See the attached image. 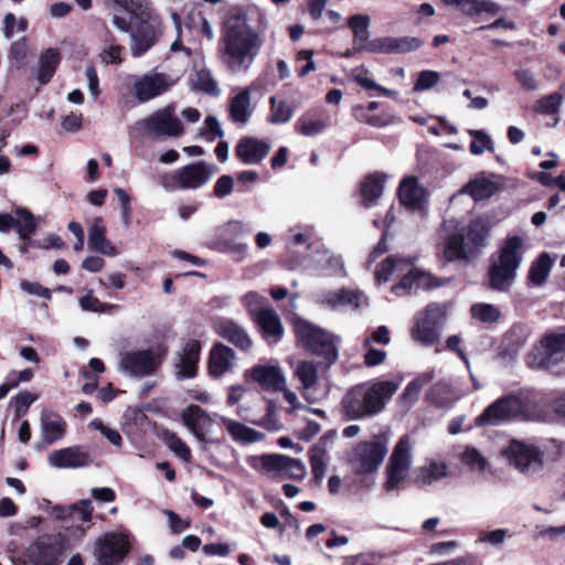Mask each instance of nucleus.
<instances>
[{
    "label": "nucleus",
    "instance_id": "1",
    "mask_svg": "<svg viewBox=\"0 0 565 565\" xmlns=\"http://www.w3.org/2000/svg\"><path fill=\"white\" fill-rule=\"evenodd\" d=\"M263 42V36L248 24L245 15L231 17L222 38L224 64L233 73L247 72L259 54Z\"/></svg>",
    "mask_w": 565,
    "mask_h": 565
},
{
    "label": "nucleus",
    "instance_id": "2",
    "mask_svg": "<svg viewBox=\"0 0 565 565\" xmlns=\"http://www.w3.org/2000/svg\"><path fill=\"white\" fill-rule=\"evenodd\" d=\"M130 15V52L134 57L143 55L156 42L158 18L148 2L140 0H110Z\"/></svg>",
    "mask_w": 565,
    "mask_h": 565
},
{
    "label": "nucleus",
    "instance_id": "3",
    "mask_svg": "<svg viewBox=\"0 0 565 565\" xmlns=\"http://www.w3.org/2000/svg\"><path fill=\"white\" fill-rule=\"evenodd\" d=\"M370 17L366 14H353L348 24L353 32L358 50L374 54H404L413 52L422 46V41L415 36H383L366 42L370 36Z\"/></svg>",
    "mask_w": 565,
    "mask_h": 565
},
{
    "label": "nucleus",
    "instance_id": "4",
    "mask_svg": "<svg viewBox=\"0 0 565 565\" xmlns=\"http://www.w3.org/2000/svg\"><path fill=\"white\" fill-rule=\"evenodd\" d=\"M415 444L411 435H403L394 445L384 470L385 491L399 490L408 480L414 461Z\"/></svg>",
    "mask_w": 565,
    "mask_h": 565
},
{
    "label": "nucleus",
    "instance_id": "5",
    "mask_svg": "<svg viewBox=\"0 0 565 565\" xmlns=\"http://www.w3.org/2000/svg\"><path fill=\"white\" fill-rule=\"evenodd\" d=\"M522 254L523 239L519 236L509 237L489 271L490 287L492 289L507 291L510 288L522 260Z\"/></svg>",
    "mask_w": 565,
    "mask_h": 565
},
{
    "label": "nucleus",
    "instance_id": "6",
    "mask_svg": "<svg viewBox=\"0 0 565 565\" xmlns=\"http://www.w3.org/2000/svg\"><path fill=\"white\" fill-rule=\"evenodd\" d=\"M388 443L386 433L373 435L370 440L359 443L349 454L350 466L359 475L377 471L387 455Z\"/></svg>",
    "mask_w": 565,
    "mask_h": 565
},
{
    "label": "nucleus",
    "instance_id": "7",
    "mask_svg": "<svg viewBox=\"0 0 565 565\" xmlns=\"http://www.w3.org/2000/svg\"><path fill=\"white\" fill-rule=\"evenodd\" d=\"M488 233L489 227L482 218L472 221L468 227L467 238L458 233L447 238L443 249L444 258L454 262L476 257L478 248L483 245Z\"/></svg>",
    "mask_w": 565,
    "mask_h": 565
},
{
    "label": "nucleus",
    "instance_id": "8",
    "mask_svg": "<svg viewBox=\"0 0 565 565\" xmlns=\"http://www.w3.org/2000/svg\"><path fill=\"white\" fill-rule=\"evenodd\" d=\"M295 332L298 341L313 354L322 356L328 364L338 359V339L322 329L297 318Z\"/></svg>",
    "mask_w": 565,
    "mask_h": 565
},
{
    "label": "nucleus",
    "instance_id": "9",
    "mask_svg": "<svg viewBox=\"0 0 565 565\" xmlns=\"http://www.w3.org/2000/svg\"><path fill=\"white\" fill-rule=\"evenodd\" d=\"M161 362V354L152 349L124 350L118 354L117 370L125 376L142 379L154 374Z\"/></svg>",
    "mask_w": 565,
    "mask_h": 565
},
{
    "label": "nucleus",
    "instance_id": "10",
    "mask_svg": "<svg viewBox=\"0 0 565 565\" xmlns=\"http://www.w3.org/2000/svg\"><path fill=\"white\" fill-rule=\"evenodd\" d=\"M214 168L204 161L188 164L161 177V185L168 191L178 189L194 190L207 183Z\"/></svg>",
    "mask_w": 565,
    "mask_h": 565
},
{
    "label": "nucleus",
    "instance_id": "11",
    "mask_svg": "<svg viewBox=\"0 0 565 565\" xmlns=\"http://www.w3.org/2000/svg\"><path fill=\"white\" fill-rule=\"evenodd\" d=\"M510 466L524 475L539 472L543 467V454L533 444L512 440L501 451Z\"/></svg>",
    "mask_w": 565,
    "mask_h": 565
},
{
    "label": "nucleus",
    "instance_id": "12",
    "mask_svg": "<svg viewBox=\"0 0 565 565\" xmlns=\"http://www.w3.org/2000/svg\"><path fill=\"white\" fill-rule=\"evenodd\" d=\"M565 356V331L545 334L540 347L527 358L532 367L548 369L559 363Z\"/></svg>",
    "mask_w": 565,
    "mask_h": 565
},
{
    "label": "nucleus",
    "instance_id": "13",
    "mask_svg": "<svg viewBox=\"0 0 565 565\" xmlns=\"http://www.w3.org/2000/svg\"><path fill=\"white\" fill-rule=\"evenodd\" d=\"M446 309L441 305H429L418 317L412 331L415 341L424 345H433L439 339V327L445 320Z\"/></svg>",
    "mask_w": 565,
    "mask_h": 565
},
{
    "label": "nucleus",
    "instance_id": "14",
    "mask_svg": "<svg viewBox=\"0 0 565 565\" xmlns=\"http://www.w3.org/2000/svg\"><path fill=\"white\" fill-rule=\"evenodd\" d=\"M523 401L515 395H508L489 405L478 417L479 425H498L508 422L523 413Z\"/></svg>",
    "mask_w": 565,
    "mask_h": 565
},
{
    "label": "nucleus",
    "instance_id": "15",
    "mask_svg": "<svg viewBox=\"0 0 565 565\" xmlns=\"http://www.w3.org/2000/svg\"><path fill=\"white\" fill-rule=\"evenodd\" d=\"M64 548L62 536H42L29 548L28 559L33 565H60Z\"/></svg>",
    "mask_w": 565,
    "mask_h": 565
},
{
    "label": "nucleus",
    "instance_id": "16",
    "mask_svg": "<svg viewBox=\"0 0 565 565\" xmlns=\"http://www.w3.org/2000/svg\"><path fill=\"white\" fill-rule=\"evenodd\" d=\"M174 84L175 79L170 75L159 72H150L137 77L134 83V92L136 98L140 103H145L162 95Z\"/></svg>",
    "mask_w": 565,
    "mask_h": 565
},
{
    "label": "nucleus",
    "instance_id": "17",
    "mask_svg": "<svg viewBox=\"0 0 565 565\" xmlns=\"http://www.w3.org/2000/svg\"><path fill=\"white\" fill-rule=\"evenodd\" d=\"M153 136L175 137L183 132L181 121L173 115L172 107L160 109L138 122Z\"/></svg>",
    "mask_w": 565,
    "mask_h": 565
},
{
    "label": "nucleus",
    "instance_id": "18",
    "mask_svg": "<svg viewBox=\"0 0 565 565\" xmlns=\"http://www.w3.org/2000/svg\"><path fill=\"white\" fill-rule=\"evenodd\" d=\"M128 552V541L122 534L106 533L95 543L94 554L103 565H116Z\"/></svg>",
    "mask_w": 565,
    "mask_h": 565
},
{
    "label": "nucleus",
    "instance_id": "19",
    "mask_svg": "<svg viewBox=\"0 0 565 565\" xmlns=\"http://www.w3.org/2000/svg\"><path fill=\"white\" fill-rule=\"evenodd\" d=\"M183 425L200 441H206L215 419L198 405H190L180 414Z\"/></svg>",
    "mask_w": 565,
    "mask_h": 565
},
{
    "label": "nucleus",
    "instance_id": "20",
    "mask_svg": "<svg viewBox=\"0 0 565 565\" xmlns=\"http://www.w3.org/2000/svg\"><path fill=\"white\" fill-rule=\"evenodd\" d=\"M404 273L402 280L392 288V291L397 296L407 295L414 289L419 288L431 289L444 284V280L434 277L429 273L413 268L412 265Z\"/></svg>",
    "mask_w": 565,
    "mask_h": 565
},
{
    "label": "nucleus",
    "instance_id": "21",
    "mask_svg": "<svg viewBox=\"0 0 565 565\" xmlns=\"http://www.w3.org/2000/svg\"><path fill=\"white\" fill-rule=\"evenodd\" d=\"M200 352L201 345L196 340H188L183 344L174 361L175 377L178 380L196 376Z\"/></svg>",
    "mask_w": 565,
    "mask_h": 565
},
{
    "label": "nucleus",
    "instance_id": "22",
    "mask_svg": "<svg viewBox=\"0 0 565 565\" xmlns=\"http://www.w3.org/2000/svg\"><path fill=\"white\" fill-rule=\"evenodd\" d=\"M399 202L412 211H423L427 203V191L416 177L404 178L398 186Z\"/></svg>",
    "mask_w": 565,
    "mask_h": 565
},
{
    "label": "nucleus",
    "instance_id": "23",
    "mask_svg": "<svg viewBox=\"0 0 565 565\" xmlns=\"http://www.w3.org/2000/svg\"><path fill=\"white\" fill-rule=\"evenodd\" d=\"M253 321L269 344L277 343L282 338L285 329L280 317L273 308L259 309L254 313Z\"/></svg>",
    "mask_w": 565,
    "mask_h": 565
},
{
    "label": "nucleus",
    "instance_id": "24",
    "mask_svg": "<svg viewBox=\"0 0 565 565\" xmlns=\"http://www.w3.org/2000/svg\"><path fill=\"white\" fill-rule=\"evenodd\" d=\"M363 384L356 385L347 392L342 399L343 414L350 420L372 416Z\"/></svg>",
    "mask_w": 565,
    "mask_h": 565
},
{
    "label": "nucleus",
    "instance_id": "25",
    "mask_svg": "<svg viewBox=\"0 0 565 565\" xmlns=\"http://www.w3.org/2000/svg\"><path fill=\"white\" fill-rule=\"evenodd\" d=\"M47 462L58 469H76L88 465L89 455L79 447H66L49 454Z\"/></svg>",
    "mask_w": 565,
    "mask_h": 565
},
{
    "label": "nucleus",
    "instance_id": "26",
    "mask_svg": "<svg viewBox=\"0 0 565 565\" xmlns=\"http://www.w3.org/2000/svg\"><path fill=\"white\" fill-rule=\"evenodd\" d=\"M372 415L381 412L385 404L398 390L399 384L393 381H377L372 384H363Z\"/></svg>",
    "mask_w": 565,
    "mask_h": 565
},
{
    "label": "nucleus",
    "instance_id": "27",
    "mask_svg": "<svg viewBox=\"0 0 565 565\" xmlns=\"http://www.w3.org/2000/svg\"><path fill=\"white\" fill-rule=\"evenodd\" d=\"M247 373L253 381L271 392H278V390L284 388V384L287 383V379L281 369L276 365H256Z\"/></svg>",
    "mask_w": 565,
    "mask_h": 565
},
{
    "label": "nucleus",
    "instance_id": "28",
    "mask_svg": "<svg viewBox=\"0 0 565 565\" xmlns=\"http://www.w3.org/2000/svg\"><path fill=\"white\" fill-rule=\"evenodd\" d=\"M66 422L53 411H43L40 417L41 436L46 445L62 440L66 434Z\"/></svg>",
    "mask_w": 565,
    "mask_h": 565
},
{
    "label": "nucleus",
    "instance_id": "29",
    "mask_svg": "<svg viewBox=\"0 0 565 565\" xmlns=\"http://www.w3.org/2000/svg\"><path fill=\"white\" fill-rule=\"evenodd\" d=\"M88 248L105 256L116 257L119 250L106 237V227L100 217H95L88 230Z\"/></svg>",
    "mask_w": 565,
    "mask_h": 565
},
{
    "label": "nucleus",
    "instance_id": "30",
    "mask_svg": "<svg viewBox=\"0 0 565 565\" xmlns=\"http://www.w3.org/2000/svg\"><path fill=\"white\" fill-rule=\"evenodd\" d=\"M269 152V146L259 139L242 138L235 149L236 157L245 164H257Z\"/></svg>",
    "mask_w": 565,
    "mask_h": 565
},
{
    "label": "nucleus",
    "instance_id": "31",
    "mask_svg": "<svg viewBox=\"0 0 565 565\" xmlns=\"http://www.w3.org/2000/svg\"><path fill=\"white\" fill-rule=\"evenodd\" d=\"M216 332L238 349L246 351L252 347V339L245 329L233 320L224 319L216 323Z\"/></svg>",
    "mask_w": 565,
    "mask_h": 565
},
{
    "label": "nucleus",
    "instance_id": "32",
    "mask_svg": "<svg viewBox=\"0 0 565 565\" xmlns=\"http://www.w3.org/2000/svg\"><path fill=\"white\" fill-rule=\"evenodd\" d=\"M216 419L225 427L231 437L242 444H253L265 439V435L232 418L215 415Z\"/></svg>",
    "mask_w": 565,
    "mask_h": 565
},
{
    "label": "nucleus",
    "instance_id": "33",
    "mask_svg": "<svg viewBox=\"0 0 565 565\" xmlns=\"http://www.w3.org/2000/svg\"><path fill=\"white\" fill-rule=\"evenodd\" d=\"M234 362V351L223 343H217L212 348L210 353V374L214 377H220L233 367Z\"/></svg>",
    "mask_w": 565,
    "mask_h": 565
},
{
    "label": "nucleus",
    "instance_id": "34",
    "mask_svg": "<svg viewBox=\"0 0 565 565\" xmlns=\"http://www.w3.org/2000/svg\"><path fill=\"white\" fill-rule=\"evenodd\" d=\"M253 110L248 88L237 92L230 100V118L237 125L245 126L249 121Z\"/></svg>",
    "mask_w": 565,
    "mask_h": 565
},
{
    "label": "nucleus",
    "instance_id": "35",
    "mask_svg": "<svg viewBox=\"0 0 565 565\" xmlns=\"http://www.w3.org/2000/svg\"><path fill=\"white\" fill-rule=\"evenodd\" d=\"M13 228L20 239L28 242L35 234L40 217L32 214L26 207H17L13 210Z\"/></svg>",
    "mask_w": 565,
    "mask_h": 565
},
{
    "label": "nucleus",
    "instance_id": "36",
    "mask_svg": "<svg viewBox=\"0 0 565 565\" xmlns=\"http://www.w3.org/2000/svg\"><path fill=\"white\" fill-rule=\"evenodd\" d=\"M319 301L322 305H327L331 308H337L340 306L352 305L354 307H360L366 302V298L363 292L356 290L341 289L338 291H327L323 292Z\"/></svg>",
    "mask_w": 565,
    "mask_h": 565
},
{
    "label": "nucleus",
    "instance_id": "37",
    "mask_svg": "<svg viewBox=\"0 0 565 565\" xmlns=\"http://www.w3.org/2000/svg\"><path fill=\"white\" fill-rule=\"evenodd\" d=\"M499 190V185L484 173L477 175L469 181L460 193L469 194L475 201H481L491 198Z\"/></svg>",
    "mask_w": 565,
    "mask_h": 565
},
{
    "label": "nucleus",
    "instance_id": "38",
    "mask_svg": "<svg viewBox=\"0 0 565 565\" xmlns=\"http://www.w3.org/2000/svg\"><path fill=\"white\" fill-rule=\"evenodd\" d=\"M295 376L299 380L301 386L300 392L306 401L313 403L310 391L318 382V367L311 361H300L296 365Z\"/></svg>",
    "mask_w": 565,
    "mask_h": 565
},
{
    "label": "nucleus",
    "instance_id": "39",
    "mask_svg": "<svg viewBox=\"0 0 565 565\" xmlns=\"http://www.w3.org/2000/svg\"><path fill=\"white\" fill-rule=\"evenodd\" d=\"M447 476L448 466L446 462L431 459L416 470L415 481L418 484L427 486L437 482Z\"/></svg>",
    "mask_w": 565,
    "mask_h": 565
},
{
    "label": "nucleus",
    "instance_id": "40",
    "mask_svg": "<svg viewBox=\"0 0 565 565\" xmlns=\"http://www.w3.org/2000/svg\"><path fill=\"white\" fill-rule=\"evenodd\" d=\"M387 179L385 173H374L367 175L361 184V194L363 198V205L369 207L371 204L381 198L384 191V184Z\"/></svg>",
    "mask_w": 565,
    "mask_h": 565
},
{
    "label": "nucleus",
    "instance_id": "41",
    "mask_svg": "<svg viewBox=\"0 0 565 565\" xmlns=\"http://www.w3.org/2000/svg\"><path fill=\"white\" fill-rule=\"evenodd\" d=\"M447 4L456 6L466 15H476L480 13L495 14L500 7L491 0H443Z\"/></svg>",
    "mask_w": 565,
    "mask_h": 565
},
{
    "label": "nucleus",
    "instance_id": "42",
    "mask_svg": "<svg viewBox=\"0 0 565 565\" xmlns=\"http://www.w3.org/2000/svg\"><path fill=\"white\" fill-rule=\"evenodd\" d=\"M434 379L433 372H426L411 381L399 396V403L406 409L411 408L418 399L423 387Z\"/></svg>",
    "mask_w": 565,
    "mask_h": 565
},
{
    "label": "nucleus",
    "instance_id": "43",
    "mask_svg": "<svg viewBox=\"0 0 565 565\" xmlns=\"http://www.w3.org/2000/svg\"><path fill=\"white\" fill-rule=\"evenodd\" d=\"M458 459L472 472H484L490 466L486 455L473 446H465L458 452Z\"/></svg>",
    "mask_w": 565,
    "mask_h": 565
},
{
    "label": "nucleus",
    "instance_id": "44",
    "mask_svg": "<svg viewBox=\"0 0 565 565\" xmlns=\"http://www.w3.org/2000/svg\"><path fill=\"white\" fill-rule=\"evenodd\" d=\"M411 262L404 258L387 257L375 271L377 282H386L393 275H402L408 267Z\"/></svg>",
    "mask_w": 565,
    "mask_h": 565
},
{
    "label": "nucleus",
    "instance_id": "45",
    "mask_svg": "<svg viewBox=\"0 0 565 565\" xmlns=\"http://www.w3.org/2000/svg\"><path fill=\"white\" fill-rule=\"evenodd\" d=\"M310 465L315 479L321 481L327 471L328 450L327 441L320 440L309 451Z\"/></svg>",
    "mask_w": 565,
    "mask_h": 565
},
{
    "label": "nucleus",
    "instance_id": "46",
    "mask_svg": "<svg viewBox=\"0 0 565 565\" xmlns=\"http://www.w3.org/2000/svg\"><path fill=\"white\" fill-rule=\"evenodd\" d=\"M552 268V259L548 254L543 253L539 258L531 265L529 270V281L533 286H542Z\"/></svg>",
    "mask_w": 565,
    "mask_h": 565
},
{
    "label": "nucleus",
    "instance_id": "47",
    "mask_svg": "<svg viewBox=\"0 0 565 565\" xmlns=\"http://www.w3.org/2000/svg\"><path fill=\"white\" fill-rule=\"evenodd\" d=\"M60 63V54L54 49L46 50L40 58L38 81L41 84L47 83L53 76L56 66Z\"/></svg>",
    "mask_w": 565,
    "mask_h": 565
},
{
    "label": "nucleus",
    "instance_id": "48",
    "mask_svg": "<svg viewBox=\"0 0 565 565\" xmlns=\"http://www.w3.org/2000/svg\"><path fill=\"white\" fill-rule=\"evenodd\" d=\"M104 44L105 47L99 53L102 62L105 64H120V55L125 47L116 43L114 34L109 30L106 31Z\"/></svg>",
    "mask_w": 565,
    "mask_h": 565
},
{
    "label": "nucleus",
    "instance_id": "49",
    "mask_svg": "<svg viewBox=\"0 0 565 565\" xmlns=\"http://www.w3.org/2000/svg\"><path fill=\"white\" fill-rule=\"evenodd\" d=\"M193 88L211 95H218L220 89L216 81L209 70H199L191 78Z\"/></svg>",
    "mask_w": 565,
    "mask_h": 565
},
{
    "label": "nucleus",
    "instance_id": "50",
    "mask_svg": "<svg viewBox=\"0 0 565 565\" xmlns=\"http://www.w3.org/2000/svg\"><path fill=\"white\" fill-rule=\"evenodd\" d=\"M470 313L473 319L483 323L497 322L501 317V311L498 307L486 302L472 305L470 308Z\"/></svg>",
    "mask_w": 565,
    "mask_h": 565
},
{
    "label": "nucleus",
    "instance_id": "51",
    "mask_svg": "<svg viewBox=\"0 0 565 565\" xmlns=\"http://www.w3.org/2000/svg\"><path fill=\"white\" fill-rule=\"evenodd\" d=\"M270 115L269 120L273 124L280 125L290 120L294 114V109L284 99H278L271 96L270 99Z\"/></svg>",
    "mask_w": 565,
    "mask_h": 565
},
{
    "label": "nucleus",
    "instance_id": "52",
    "mask_svg": "<svg viewBox=\"0 0 565 565\" xmlns=\"http://www.w3.org/2000/svg\"><path fill=\"white\" fill-rule=\"evenodd\" d=\"M286 456L282 455H264L254 457L252 466L254 468H257L260 466V468L267 472L273 473L277 472L281 475L284 469V462H285Z\"/></svg>",
    "mask_w": 565,
    "mask_h": 565
},
{
    "label": "nucleus",
    "instance_id": "53",
    "mask_svg": "<svg viewBox=\"0 0 565 565\" xmlns=\"http://www.w3.org/2000/svg\"><path fill=\"white\" fill-rule=\"evenodd\" d=\"M78 305L83 311L90 312H109L110 310L118 308L116 305H109L102 302L98 298L93 296V290H88L87 294L78 299Z\"/></svg>",
    "mask_w": 565,
    "mask_h": 565
},
{
    "label": "nucleus",
    "instance_id": "54",
    "mask_svg": "<svg viewBox=\"0 0 565 565\" xmlns=\"http://www.w3.org/2000/svg\"><path fill=\"white\" fill-rule=\"evenodd\" d=\"M562 102V94L553 93L540 98L535 105V110L544 115H554L558 113Z\"/></svg>",
    "mask_w": 565,
    "mask_h": 565
},
{
    "label": "nucleus",
    "instance_id": "55",
    "mask_svg": "<svg viewBox=\"0 0 565 565\" xmlns=\"http://www.w3.org/2000/svg\"><path fill=\"white\" fill-rule=\"evenodd\" d=\"M295 127L301 135L312 137L322 132L328 127V124L322 119L299 118Z\"/></svg>",
    "mask_w": 565,
    "mask_h": 565
},
{
    "label": "nucleus",
    "instance_id": "56",
    "mask_svg": "<svg viewBox=\"0 0 565 565\" xmlns=\"http://www.w3.org/2000/svg\"><path fill=\"white\" fill-rule=\"evenodd\" d=\"M508 536H510V534L507 529H497L492 531L482 530L478 533L477 543L500 547L504 544Z\"/></svg>",
    "mask_w": 565,
    "mask_h": 565
},
{
    "label": "nucleus",
    "instance_id": "57",
    "mask_svg": "<svg viewBox=\"0 0 565 565\" xmlns=\"http://www.w3.org/2000/svg\"><path fill=\"white\" fill-rule=\"evenodd\" d=\"M469 135L475 138L470 143V151L475 156L483 153L486 150H493V142L482 130L470 129Z\"/></svg>",
    "mask_w": 565,
    "mask_h": 565
},
{
    "label": "nucleus",
    "instance_id": "58",
    "mask_svg": "<svg viewBox=\"0 0 565 565\" xmlns=\"http://www.w3.org/2000/svg\"><path fill=\"white\" fill-rule=\"evenodd\" d=\"M247 226L241 221H230L220 228L218 243L233 241L234 237H238L248 233Z\"/></svg>",
    "mask_w": 565,
    "mask_h": 565
},
{
    "label": "nucleus",
    "instance_id": "59",
    "mask_svg": "<svg viewBox=\"0 0 565 565\" xmlns=\"http://www.w3.org/2000/svg\"><path fill=\"white\" fill-rule=\"evenodd\" d=\"M164 443L179 458L184 461L190 460L191 451L189 447L174 433H166Z\"/></svg>",
    "mask_w": 565,
    "mask_h": 565
},
{
    "label": "nucleus",
    "instance_id": "60",
    "mask_svg": "<svg viewBox=\"0 0 565 565\" xmlns=\"http://www.w3.org/2000/svg\"><path fill=\"white\" fill-rule=\"evenodd\" d=\"M28 26V21L24 18L18 19L13 13H8L3 19V33L7 39L24 32Z\"/></svg>",
    "mask_w": 565,
    "mask_h": 565
},
{
    "label": "nucleus",
    "instance_id": "61",
    "mask_svg": "<svg viewBox=\"0 0 565 565\" xmlns=\"http://www.w3.org/2000/svg\"><path fill=\"white\" fill-rule=\"evenodd\" d=\"M306 473V467L300 460L286 457L284 462V469L280 475L281 477L301 480L305 478Z\"/></svg>",
    "mask_w": 565,
    "mask_h": 565
},
{
    "label": "nucleus",
    "instance_id": "62",
    "mask_svg": "<svg viewBox=\"0 0 565 565\" xmlns=\"http://www.w3.org/2000/svg\"><path fill=\"white\" fill-rule=\"evenodd\" d=\"M89 427L98 430L111 445L120 447L122 445V438L120 434L105 425L100 419L95 418L89 423Z\"/></svg>",
    "mask_w": 565,
    "mask_h": 565
},
{
    "label": "nucleus",
    "instance_id": "63",
    "mask_svg": "<svg viewBox=\"0 0 565 565\" xmlns=\"http://www.w3.org/2000/svg\"><path fill=\"white\" fill-rule=\"evenodd\" d=\"M440 79V74L436 71H422L414 84L415 92H423L434 87Z\"/></svg>",
    "mask_w": 565,
    "mask_h": 565
},
{
    "label": "nucleus",
    "instance_id": "64",
    "mask_svg": "<svg viewBox=\"0 0 565 565\" xmlns=\"http://www.w3.org/2000/svg\"><path fill=\"white\" fill-rule=\"evenodd\" d=\"M514 76L519 84L531 92L537 90L540 87L539 81L533 71L529 68H519L514 72Z\"/></svg>",
    "mask_w": 565,
    "mask_h": 565
}]
</instances>
